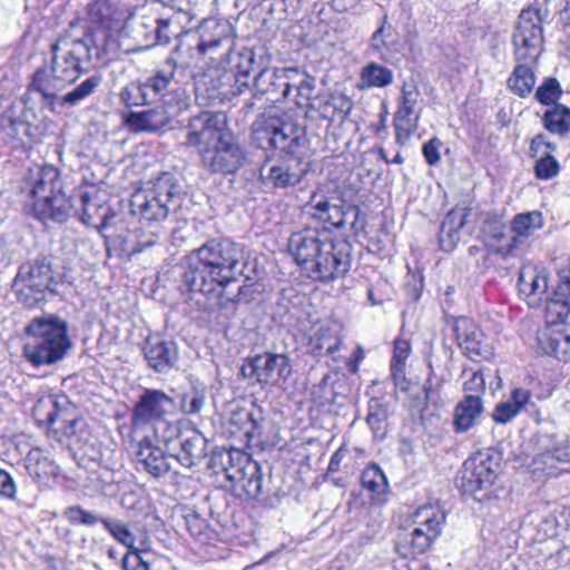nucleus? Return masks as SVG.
Segmentation results:
<instances>
[{
  "label": "nucleus",
  "mask_w": 570,
  "mask_h": 570,
  "mask_svg": "<svg viewBox=\"0 0 570 570\" xmlns=\"http://www.w3.org/2000/svg\"><path fill=\"white\" fill-rule=\"evenodd\" d=\"M248 257L243 248L226 237L209 238L189 250L180 261L179 278L191 296H204L212 305L226 308L228 303L238 304L250 296V285H242L234 297H225V288L239 276L252 279L245 273Z\"/></svg>",
  "instance_id": "nucleus-1"
},
{
  "label": "nucleus",
  "mask_w": 570,
  "mask_h": 570,
  "mask_svg": "<svg viewBox=\"0 0 570 570\" xmlns=\"http://www.w3.org/2000/svg\"><path fill=\"white\" fill-rule=\"evenodd\" d=\"M50 51V61L33 72L28 85L29 91L38 92L42 98L73 83L105 56L104 48L97 43L91 32L71 40L61 37L51 45Z\"/></svg>",
  "instance_id": "nucleus-2"
},
{
  "label": "nucleus",
  "mask_w": 570,
  "mask_h": 570,
  "mask_svg": "<svg viewBox=\"0 0 570 570\" xmlns=\"http://www.w3.org/2000/svg\"><path fill=\"white\" fill-rule=\"evenodd\" d=\"M24 332L23 356L37 367L60 363L73 346L68 322L57 314L33 317Z\"/></svg>",
  "instance_id": "nucleus-3"
},
{
  "label": "nucleus",
  "mask_w": 570,
  "mask_h": 570,
  "mask_svg": "<svg viewBox=\"0 0 570 570\" xmlns=\"http://www.w3.org/2000/svg\"><path fill=\"white\" fill-rule=\"evenodd\" d=\"M183 195L177 178L166 171L150 181L149 186L132 194L130 210L144 222H164L171 212L181 206Z\"/></svg>",
  "instance_id": "nucleus-4"
},
{
  "label": "nucleus",
  "mask_w": 570,
  "mask_h": 570,
  "mask_svg": "<svg viewBox=\"0 0 570 570\" xmlns=\"http://www.w3.org/2000/svg\"><path fill=\"white\" fill-rule=\"evenodd\" d=\"M61 277L53 267L51 255H39L23 263L13 279V292L18 301L27 307H37L49 295L58 293Z\"/></svg>",
  "instance_id": "nucleus-5"
},
{
  "label": "nucleus",
  "mask_w": 570,
  "mask_h": 570,
  "mask_svg": "<svg viewBox=\"0 0 570 570\" xmlns=\"http://www.w3.org/2000/svg\"><path fill=\"white\" fill-rule=\"evenodd\" d=\"M253 138L259 147L284 153L288 158L302 159L309 149L306 127L286 118L266 117L253 124Z\"/></svg>",
  "instance_id": "nucleus-6"
},
{
  "label": "nucleus",
  "mask_w": 570,
  "mask_h": 570,
  "mask_svg": "<svg viewBox=\"0 0 570 570\" xmlns=\"http://www.w3.org/2000/svg\"><path fill=\"white\" fill-rule=\"evenodd\" d=\"M302 271L313 281L327 283L344 277L352 266V245L345 239H334L328 233L311 253Z\"/></svg>",
  "instance_id": "nucleus-7"
},
{
  "label": "nucleus",
  "mask_w": 570,
  "mask_h": 570,
  "mask_svg": "<svg viewBox=\"0 0 570 570\" xmlns=\"http://www.w3.org/2000/svg\"><path fill=\"white\" fill-rule=\"evenodd\" d=\"M32 412L37 423L48 428V433L61 432L76 443L85 441L88 436L85 420L71 416L75 410L66 395L40 397Z\"/></svg>",
  "instance_id": "nucleus-8"
},
{
  "label": "nucleus",
  "mask_w": 570,
  "mask_h": 570,
  "mask_svg": "<svg viewBox=\"0 0 570 570\" xmlns=\"http://www.w3.org/2000/svg\"><path fill=\"white\" fill-rule=\"evenodd\" d=\"M502 454L488 448L475 452L463 463V469L456 478V487L464 494H471L475 500L481 501L479 493L487 492L501 470Z\"/></svg>",
  "instance_id": "nucleus-9"
},
{
  "label": "nucleus",
  "mask_w": 570,
  "mask_h": 570,
  "mask_svg": "<svg viewBox=\"0 0 570 570\" xmlns=\"http://www.w3.org/2000/svg\"><path fill=\"white\" fill-rule=\"evenodd\" d=\"M244 68L250 69L253 77V97L258 99L267 96L273 102L285 100L292 91V83L296 81L299 75L297 67L284 68H261L252 50H246L239 55Z\"/></svg>",
  "instance_id": "nucleus-10"
},
{
  "label": "nucleus",
  "mask_w": 570,
  "mask_h": 570,
  "mask_svg": "<svg viewBox=\"0 0 570 570\" xmlns=\"http://www.w3.org/2000/svg\"><path fill=\"white\" fill-rule=\"evenodd\" d=\"M187 72L191 75L188 62H178L174 57H168L142 83L153 102L159 99L170 108L181 111L188 108L189 98L184 90L173 89L171 86L178 81L176 76L184 77Z\"/></svg>",
  "instance_id": "nucleus-11"
},
{
  "label": "nucleus",
  "mask_w": 570,
  "mask_h": 570,
  "mask_svg": "<svg viewBox=\"0 0 570 570\" xmlns=\"http://www.w3.org/2000/svg\"><path fill=\"white\" fill-rule=\"evenodd\" d=\"M250 69L244 68V63H238V72L226 71L220 68H208L195 81V91L198 98H203L207 104H215L227 99L229 95L243 92V88H248V78Z\"/></svg>",
  "instance_id": "nucleus-12"
},
{
  "label": "nucleus",
  "mask_w": 570,
  "mask_h": 570,
  "mask_svg": "<svg viewBox=\"0 0 570 570\" xmlns=\"http://www.w3.org/2000/svg\"><path fill=\"white\" fill-rule=\"evenodd\" d=\"M547 8L522 10L513 33L514 55L518 61H535L543 42L542 21L548 17Z\"/></svg>",
  "instance_id": "nucleus-13"
},
{
  "label": "nucleus",
  "mask_w": 570,
  "mask_h": 570,
  "mask_svg": "<svg viewBox=\"0 0 570 570\" xmlns=\"http://www.w3.org/2000/svg\"><path fill=\"white\" fill-rule=\"evenodd\" d=\"M292 372V363L286 354L271 352L247 357L240 367L243 377L254 380L262 386H277L286 382Z\"/></svg>",
  "instance_id": "nucleus-14"
},
{
  "label": "nucleus",
  "mask_w": 570,
  "mask_h": 570,
  "mask_svg": "<svg viewBox=\"0 0 570 570\" xmlns=\"http://www.w3.org/2000/svg\"><path fill=\"white\" fill-rule=\"evenodd\" d=\"M203 167L212 174H235L245 163V153L236 138L226 132L199 151Z\"/></svg>",
  "instance_id": "nucleus-15"
},
{
  "label": "nucleus",
  "mask_w": 570,
  "mask_h": 570,
  "mask_svg": "<svg viewBox=\"0 0 570 570\" xmlns=\"http://www.w3.org/2000/svg\"><path fill=\"white\" fill-rule=\"evenodd\" d=\"M259 181L271 190L287 189L299 185L308 168L297 158L266 157L259 167Z\"/></svg>",
  "instance_id": "nucleus-16"
},
{
  "label": "nucleus",
  "mask_w": 570,
  "mask_h": 570,
  "mask_svg": "<svg viewBox=\"0 0 570 570\" xmlns=\"http://www.w3.org/2000/svg\"><path fill=\"white\" fill-rule=\"evenodd\" d=\"M169 436L164 435L167 451L171 458L187 469L197 465L207 456V439L197 430L180 432L168 425Z\"/></svg>",
  "instance_id": "nucleus-17"
},
{
  "label": "nucleus",
  "mask_w": 570,
  "mask_h": 570,
  "mask_svg": "<svg viewBox=\"0 0 570 570\" xmlns=\"http://www.w3.org/2000/svg\"><path fill=\"white\" fill-rule=\"evenodd\" d=\"M445 515L431 505L419 508L413 517L415 527L405 537L412 557L424 553L440 535Z\"/></svg>",
  "instance_id": "nucleus-18"
},
{
  "label": "nucleus",
  "mask_w": 570,
  "mask_h": 570,
  "mask_svg": "<svg viewBox=\"0 0 570 570\" xmlns=\"http://www.w3.org/2000/svg\"><path fill=\"white\" fill-rule=\"evenodd\" d=\"M184 37L196 40L200 55L214 53L219 48L229 55L234 46L232 24L217 19L203 20L195 32L187 31Z\"/></svg>",
  "instance_id": "nucleus-19"
},
{
  "label": "nucleus",
  "mask_w": 570,
  "mask_h": 570,
  "mask_svg": "<svg viewBox=\"0 0 570 570\" xmlns=\"http://www.w3.org/2000/svg\"><path fill=\"white\" fill-rule=\"evenodd\" d=\"M225 126L224 114L202 111L187 122L186 144L190 147H207L226 134Z\"/></svg>",
  "instance_id": "nucleus-20"
},
{
  "label": "nucleus",
  "mask_w": 570,
  "mask_h": 570,
  "mask_svg": "<svg viewBox=\"0 0 570 570\" xmlns=\"http://www.w3.org/2000/svg\"><path fill=\"white\" fill-rule=\"evenodd\" d=\"M225 468L226 478L242 489L248 498L257 499L263 493V473L258 462L250 456L238 454L237 462Z\"/></svg>",
  "instance_id": "nucleus-21"
},
{
  "label": "nucleus",
  "mask_w": 570,
  "mask_h": 570,
  "mask_svg": "<svg viewBox=\"0 0 570 570\" xmlns=\"http://www.w3.org/2000/svg\"><path fill=\"white\" fill-rule=\"evenodd\" d=\"M173 399L161 390L144 389L132 409V422L145 425L161 420L173 407Z\"/></svg>",
  "instance_id": "nucleus-22"
},
{
  "label": "nucleus",
  "mask_w": 570,
  "mask_h": 570,
  "mask_svg": "<svg viewBox=\"0 0 570 570\" xmlns=\"http://www.w3.org/2000/svg\"><path fill=\"white\" fill-rule=\"evenodd\" d=\"M142 353L148 366L156 373H168L176 367L179 358L177 343L158 335L146 338Z\"/></svg>",
  "instance_id": "nucleus-23"
},
{
  "label": "nucleus",
  "mask_w": 570,
  "mask_h": 570,
  "mask_svg": "<svg viewBox=\"0 0 570 570\" xmlns=\"http://www.w3.org/2000/svg\"><path fill=\"white\" fill-rule=\"evenodd\" d=\"M102 76L95 73L86 78L82 82L77 85L72 90L60 96L59 91H52L42 98L43 107L50 109L52 112H60L67 107H76L81 101L90 97L101 86Z\"/></svg>",
  "instance_id": "nucleus-24"
},
{
  "label": "nucleus",
  "mask_w": 570,
  "mask_h": 570,
  "mask_svg": "<svg viewBox=\"0 0 570 570\" xmlns=\"http://www.w3.org/2000/svg\"><path fill=\"white\" fill-rule=\"evenodd\" d=\"M173 109L167 104L161 102L142 111L128 112L124 122L134 132H155L169 124L174 115Z\"/></svg>",
  "instance_id": "nucleus-25"
},
{
  "label": "nucleus",
  "mask_w": 570,
  "mask_h": 570,
  "mask_svg": "<svg viewBox=\"0 0 570 570\" xmlns=\"http://www.w3.org/2000/svg\"><path fill=\"white\" fill-rule=\"evenodd\" d=\"M519 294L524 297L531 307L548 301L549 278L543 269L523 267L518 278Z\"/></svg>",
  "instance_id": "nucleus-26"
},
{
  "label": "nucleus",
  "mask_w": 570,
  "mask_h": 570,
  "mask_svg": "<svg viewBox=\"0 0 570 570\" xmlns=\"http://www.w3.org/2000/svg\"><path fill=\"white\" fill-rule=\"evenodd\" d=\"M312 208L313 212L311 215L314 218L337 229L344 228L347 225L353 228L360 214L356 206L345 204L336 205L331 204L328 200L317 202Z\"/></svg>",
  "instance_id": "nucleus-27"
},
{
  "label": "nucleus",
  "mask_w": 570,
  "mask_h": 570,
  "mask_svg": "<svg viewBox=\"0 0 570 570\" xmlns=\"http://www.w3.org/2000/svg\"><path fill=\"white\" fill-rule=\"evenodd\" d=\"M138 469H142L151 476L159 479L168 474L170 464L161 448L149 440H141L134 452Z\"/></svg>",
  "instance_id": "nucleus-28"
},
{
  "label": "nucleus",
  "mask_w": 570,
  "mask_h": 570,
  "mask_svg": "<svg viewBox=\"0 0 570 570\" xmlns=\"http://www.w3.org/2000/svg\"><path fill=\"white\" fill-rule=\"evenodd\" d=\"M308 109L332 122L345 119L353 109V101L343 92H323L314 98L313 104H308Z\"/></svg>",
  "instance_id": "nucleus-29"
},
{
  "label": "nucleus",
  "mask_w": 570,
  "mask_h": 570,
  "mask_svg": "<svg viewBox=\"0 0 570 570\" xmlns=\"http://www.w3.org/2000/svg\"><path fill=\"white\" fill-rule=\"evenodd\" d=\"M71 208L70 200L62 191L33 202L35 217L41 222L65 223L70 216Z\"/></svg>",
  "instance_id": "nucleus-30"
},
{
  "label": "nucleus",
  "mask_w": 570,
  "mask_h": 570,
  "mask_svg": "<svg viewBox=\"0 0 570 570\" xmlns=\"http://www.w3.org/2000/svg\"><path fill=\"white\" fill-rule=\"evenodd\" d=\"M470 214L471 208L468 207H456L446 214L439 233V242L443 250L452 252L456 247L461 240L460 232L465 226Z\"/></svg>",
  "instance_id": "nucleus-31"
},
{
  "label": "nucleus",
  "mask_w": 570,
  "mask_h": 570,
  "mask_svg": "<svg viewBox=\"0 0 570 570\" xmlns=\"http://www.w3.org/2000/svg\"><path fill=\"white\" fill-rule=\"evenodd\" d=\"M454 333L458 345L464 351V354L475 360L483 355L482 352V332L478 325L469 317L461 316L455 320Z\"/></svg>",
  "instance_id": "nucleus-32"
},
{
  "label": "nucleus",
  "mask_w": 570,
  "mask_h": 570,
  "mask_svg": "<svg viewBox=\"0 0 570 570\" xmlns=\"http://www.w3.org/2000/svg\"><path fill=\"white\" fill-rule=\"evenodd\" d=\"M325 233V230L304 228L291 235L287 249L301 268L305 262H309L311 253L320 246V240Z\"/></svg>",
  "instance_id": "nucleus-33"
},
{
  "label": "nucleus",
  "mask_w": 570,
  "mask_h": 570,
  "mask_svg": "<svg viewBox=\"0 0 570 570\" xmlns=\"http://www.w3.org/2000/svg\"><path fill=\"white\" fill-rule=\"evenodd\" d=\"M371 48L381 60L389 63H392L394 55L400 52L401 42L394 27L387 22V16L382 18L381 26L372 35Z\"/></svg>",
  "instance_id": "nucleus-34"
},
{
  "label": "nucleus",
  "mask_w": 570,
  "mask_h": 570,
  "mask_svg": "<svg viewBox=\"0 0 570 570\" xmlns=\"http://www.w3.org/2000/svg\"><path fill=\"white\" fill-rule=\"evenodd\" d=\"M483 412L480 395H465L455 406L453 413V429L456 433H464L472 429Z\"/></svg>",
  "instance_id": "nucleus-35"
},
{
  "label": "nucleus",
  "mask_w": 570,
  "mask_h": 570,
  "mask_svg": "<svg viewBox=\"0 0 570 570\" xmlns=\"http://www.w3.org/2000/svg\"><path fill=\"white\" fill-rule=\"evenodd\" d=\"M360 482L362 489L370 493V499L375 504L385 502V495L389 492V482L383 470L375 463L364 468L361 473Z\"/></svg>",
  "instance_id": "nucleus-36"
},
{
  "label": "nucleus",
  "mask_w": 570,
  "mask_h": 570,
  "mask_svg": "<svg viewBox=\"0 0 570 570\" xmlns=\"http://www.w3.org/2000/svg\"><path fill=\"white\" fill-rule=\"evenodd\" d=\"M61 193V181L59 179V171L53 166H43L39 169L38 176L31 189V195L35 200L45 198L46 196Z\"/></svg>",
  "instance_id": "nucleus-37"
},
{
  "label": "nucleus",
  "mask_w": 570,
  "mask_h": 570,
  "mask_svg": "<svg viewBox=\"0 0 570 570\" xmlns=\"http://www.w3.org/2000/svg\"><path fill=\"white\" fill-rule=\"evenodd\" d=\"M150 27L156 29V32L149 35L154 46L167 45L173 38H178L183 35L178 14L174 12L168 16H157V23H150Z\"/></svg>",
  "instance_id": "nucleus-38"
},
{
  "label": "nucleus",
  "mask_w": 570,
  "mask_h": 570,
  "mask_svg": "<svg viewBox=\"0 0 570 570\" xmlns=\"http://www.w3.org/2000/svg\"><path fill=\"white\" fill-rule=\"evenodd\" d=\"M342 345V337L328 326H321L311 338V348L314 355H333Z\"/></svg>",
  "instance_id": "nucleus-39"
},
{
  "label": "nucleus",
  "mask_w": 570,
  "mask_h": 570,
  "mask_svg": "<svg viewBox=\"0 0 570 570\" xmlns=\"http://www.w3.org/2000/svg\"><path fill=\"white\" fill-rule=\"evenodd\" d=\"M542 124L551 134L566 136L570 131V108L556 104L544 111Z\"/></svg>",
  "instance_id": "nucleus-40"
},
{
  "label": "nucleus",
  "mask_w": 570,
  "mask_h": 570,
  "mask_svg": "<svg viewBox=\"0 0 570 570\" xmlns=\"http://www.w3.org/2000/svg\"><path fill=\"white\" fill-rule=\"evenodd\" d=\"M535 85V77L532 69L525 65H518L508 79V87L521 98L528 97Z\"/></svg>",
  "instance_id": "nucleus-41"
},
{
  "label": "nucleus",
  "mask_w": 570,
  "mask_h": 570,
  "mask_svg": "<svg viewBox=\"0 0 570 570\" xmlns=\"http://www.w3.org/2000/svg\"><path fill=\"white\" fill-rule=\"evenodd\" d=\"M361 80L367 88H383L392 85L394 77L391 69L370 62L362 68Z\"/></svg>",
  "instance_id": "nucleus-42"
},
{
  "label": "nucleus",
  "mask_w": 570,
  "mask_h": 570,
  "mask_svg": "<svg viewBox=\"0 0 570 570\" xmlns=\"http://www.w3.org/2000/svg\"><path fill=\"white\" fill-rule=\"evenodd\" d=\"M117 10L110 0H91L88 4V16L92 23L105 28H111V23L117 20Z\"/></svg>",
  "instance_id": "nucleus-43"
},
{
  "label": "nucleus",
  "mask_w": 570,
  "mask_h": 570,
  "mask_svg": "<svg viewBox=\"0 0 570 570\" xmlns=\"http://www.w3.org/2000/svg\"><path fill=\"white\" fill-rule=\"evenodd\" d=\"M543 226L542 214L538 210L518 214L512 222V232L517 236L528 237L534 230L540 229Z\"/></svg>",
  "instance_id": "nucleus-44"
},
{
  "label": "nucleus",
  "mask_w": 570,
  "mask_h": 570,
  "mask_svg": "<svg viewBox=\"0 0 570 570\" xmlns=\"http://www.w3.org/2000/svg\"><path fill=\"white\" fill-rule=\"evenodd\" d=\"M118 96L126 107H138L153 102L142 81L129 82L120 89Z\"/></svg>",
  "instance_id": "nucleus-45"
},
{
  "label": "nucleus",
  "mask_w": 570,
  "mask_h": 570,
  "mask_svg": "<svg viewBox=\"0 0 570 570\" xmlns=\"http://www.w3.org/2000/svg\"><path fill=\"white\" fill-rule=\"evenodd\" d=\"M563 333L559 331H552L549 327L538 331L537 341L541 351L544 354L553 355L557 358L562 357V341Z\"/></svg>",
  "instance_id": "nucleus-46"
},
{
  "label": "nucleus",
  "mask_w": 570,
  "mask_h": 570,
  "mask_svg": "<svg viewBox=\"0 0 570 570\" xmlns=\"http://www.w3.org/2000/svg\"><path fill=\"white\" fill-rule=\"evenodd\" d=\"M419 92L414 83L405 82L401 90V97L399 100L397 110L394 114V118L397 120H410L413 119L412 115L417 102Z\"/></svg>",
  "instance_id": "nucleus-47"
},
{
  "label": "nucleus",
  "mask_w": 570,
  "mask_h": 570,
  "mask_svg": "<svg viewBox=\"0 0 570 570\" xmlns=\"http://www.w3.org/2000/svg\"><path fill=\"white\" fill-rule=\"evenodd\" d=\"M293 87L296 89L295 104L298 107L306 106L308 108V104H313L312 98L316 89L315 77L299 69L296 81L292 83Z\"/></svg>",
  "instance_id": "nucleus-48"
},
{
  "label": "nucleus",
  "mask_w": 570,
  "mask_h": 570,
  "mask_svg": "<svg viewBox=\"0 0 570 570\" xmlns=\"http://www.w3.org/2000/svg\"><path fill=\"white\" fill-rule=\"evenodd\" d=\"M101 523L106 531L128 550L136 548V538L125 522L115 518H105Z\"/></svg>",
  "instance_id": "nucleus-49"
},
{
  "label": "nucleus",
  "mask_w": 570,
  "mask_h": 570,
  "mask_svg": "<svg viewBox=\"0 0 570 570\" xmlns=\"http://www.w3.org/2000/svg\"><path fill=\"white\" fill-rule=\"evenodd\" d=\"M561 96L560 82L552 77L547 78L535 91V99L544 106H554Z\"/></svg>",
  "instance_id": "nucleus-50"
},
{
  "label": "nucleus",
  "mask_w": 570,
  "mask_h": 570,
  "mask_svg": "<svg viewBox=\"0 0 570 570\" xmlns=\"http://www.w3.org/2000/svg\"><path fill=\"white\" fill-rule=\"evenodd\" d=\"M63 517L71 524H79V525H87V527H94L98 522L101 523V520L105 519L94 512L82 509L80 505L68 507L63 512Z\"/></svg>",
  "instance_id": "nucleus-51"
},
{
  "label": "nucleus",
  "mask_w": 570,
  "mask_h": 570,
  "mask_svg": "<svg viewBox=\"0 0 570 570\" xmlns=\"http://www.w3.org/2000/svg\"><path fill=\"white\" fill-rule=\"evenodd\" d=\"M206 402V393L204 389H193L186 392L180 401V410L188 415H195L202 412Z\"/></svg>",
  "instance_id": "nucleus-52"
},
{
  "label": "nucleus",
  "mask_w": 570,
  "mask_h": 570,
  "mask_svg": "<svg viewBox=\"0 0 570 570\" xmlns=\"http://www.w3.org/2000/svg\"><path fill=\"white\" fill-rule=\"evenodd\" d=\"M509 401L518 413H539L538 406L532 400V393L527 389L517 387L512 390Z\"/></svg>",
  "instance_id": "nucleus-53"
},
{
  "label": "nucleus",
  "mask_w": 570,
  "mask_h": 570,
  "mask_svg": "<svg viewBox=\"0 0 570 570\" xmlns=\"http://www.w3.org/2000/svg\"><path fill=\"white\" fill-rule=\"evenodd\" d=\"M569 296V292L558 288L554 293V297L547 301V312L549 314H556L558 320L563 322L570 314Z\"/></svg>",
  "instance_id": "nucleus-54"
},
{
  "label": "nucleus",
  "mask_w": 570,
  "mask_h": 570,
  "mask_svg": "<svg viewBox=\"0 0 570 570\" xmlns=\"http://www.w3.org/2000/svg\"><path fill=\"white\" fill-rule=\"evenodd\" d=\"M387 413L386 406L380 399L373 397L368 402L366 422L373 431L377 432L382 429V423L386 420Z\"/></svg>",
  "instance_id": "nucleus-55"
},
{
  "label": "nucleus",
  "mask_w": 570,
  "mask_h": 570,
  "mask_svg": "<svg viewBox=\"0 0 570 570\" xmlns=\"http://www.w3.org/2000/svg\"><path fill=\"white\" fill-rule=\"evenodd\" d=\"M559 171L560 165L558 160L550 154L539 159L534 166V173L539 179H551L556 177Z\"/></svg>",
  "instance_id": "nucleus-56"
},
{
  "label": "nucleus",
  "mask_w": 570,
  "mask_h": 570,
  "mask_svg": "<svg viewBox=\"0 0 570 570\" xmlns=\"http://www.w3.org/2000/svg\"><path fill=\"white\" fill-rule=\"evenodd\" d=\"M507 224L498 215H488L483 222V233L489 237L500 240L505 236Z\"/></svg>",
  "instance_id": "nucleus-57"
},
{
  "label": "nucleus",
  "mask_w": 570,
  "mask_h": 570,
  "mask_svg": "<svg viewBox=\"0 0 570 570\" xmlns=\"http://www.w3.org/2000/svg\"><path fill=\"white\" fill-rule=\"evenodd\" d=\"M185 522L189 533L197 540H205L208 538V524L206 520L200 518L197 513H188L185 517Z\"/></svg>",
  "instance_id": "nucleus-58"
},
{
  "label": "nucleus",
  "mask_w": 570,
  "mask_h": 570,
  "mask_svg": "<svg viewBox=\"0 0 570 570\" xmlns=\"http://www.w3.org/2000/svg\"><path fill=\"white\" fill-rule=\"evenodd\" d=\"M238 413H243L247 419L250 428L246 430V434L248 436H255L261 434L262 421H263V410L256 403L252 404L250 410H242Z\"/></svg>",
  "instance_id": "nucleus-59"
},
{
  "label": "nucleus",
  "mask_w": 570,
  "mask_h": 570,
  "mask_svg": "<svg viewBox=\"0 0 570 570\" xmlns=\"http://www.w3.org/2000/svg\"><path fill=\"white\" fill-rule=\"evenodd\" d=\"M160 240L161 235L159 229L153 232H140V234L137 235V240L131 252L132 254L141 253L150 247L160 244Z\"/></svg>",
  "instance_id": "nucleus-60"
},
{
  "label": "nucleus",
  "mask_w": 570,
  "mask_h": 570,
  "mask_svg": "<svg viewBox=\"0 0 570 570\" xmlns=\"http://www.w3.org/2000/svg\"><path fill=\"white\" fill-rule=\"evenodd\" d=\"M124 570H149L148 562L142 558L141 551L137 548L127 550L121 559Z\"/></svg>",
  "instance_id": "nucleus-61"
},
{
  "label": "nucleus",
  "mask_w": 570,
  "mask_h": 570,
  "mask_svg": "<svg viewBox=\"0 0 570 570\" xmlns=\"http://www.w3.org/2000/svg\"><path fill=\"white\" fill-rule=\"evenodd\" d=\"M417 116L410 120H397L394 118L395 137L397 142L403 145L410 139L417 126Z\"/></svg>",
  "instance_id": "nucleus-62"
},
{
  "label": "nucleus",
  "mask_w": 570,
  "mask_h": 570,
  "mask_svg": "<svg viewBox=\"0 0 570 570\" xmlns=\"http://www.w3.org/2000/svg\"><path fill=\"white\" fill-rule=\"evenodd\" d=\"M442 141L438 137L431 138L426 141L422 147V154L425 158V161L430 166H435L441 160L440 148L442 147Z\"/></svg>",
  "instance_id": "nucleus-63"
},
{
  "label": "nucleus",
  "mask_w": 570,
  "mask_h": 570,
  "mask_svg": "<svg viewBox=\"0 0 570 570\" xmlns=\"http://www.w3.org/2000/svg\"><path fill=\"white\" fill-rule=\"evenodd\" d=\"M518 414L519 413L515 410V407H513L512 403H510V401L507 400L504 402H500L499 404H497L492 416L497 423L505 424Z\"/></svg>",
  "instance_id": "nucleus-64"
}]
</instances>
